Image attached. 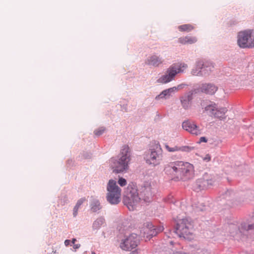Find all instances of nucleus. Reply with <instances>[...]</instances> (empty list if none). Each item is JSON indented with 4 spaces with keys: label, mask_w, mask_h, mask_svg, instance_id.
I'll use <instances>...</instances> for the list:
<instances>
[{
    "label": "nucleus",
    "mask_w": 254,
    "mask_h": 254,
    "mask_svg": "<svg viewBox=\"0 0 254 254\" xmlns=\"http://www.w3.org/2000/svg\"><path fill=\"white\" fill-rule=\"evenodd\" d=\"M251 39V30L240 32L238 35V44L241 48H250Z\"/></svg>",
    "instance_id": "1a4fd4ad"
},
{
    "label": "nucleus",
    "mask_w": 254,
    "mask_h": 254,
    "mask_svg": "<svg viewBox=\"0 0 254 254\" xmlns=\"http://www.w3.org/2000/svg\"><path fill=\"white\" fill-rule=\"evenodd\" d=\"M104 218L100 217L97 219L93 224V228L94 229H98L104 224Z\"/></svg>",
    "instance_id": "4be33fe9"
},
{
    "label": "nucleus",
    "mask_w": 254,
    "mask_h": 254,
    "mask_svg": "<svg viewBox=\"0 0 254 254\" xmlns=\"http://www.w3.org/2000/svg\"><path fill=\"white\" fill-rule=\"evenodd\" d=\"M188 67V65L185 63L174 64L168 68L167 74L159 78L157 82L160 83L169 82L174 79L177 73L183 72Z\"/></svg>",
    "instance_id": "39448f33"
},
{
    "label": "nucleus",
    "mask_w": 254,
    "mask_h": 254,
    "mask_svg": "<svg viewBox=\"0 0 254 254\" xmlns=\"http://www.w3.org/2000/svg\"><path fill=\"white\" fill-rule=\"evenodd\" d=\"M178 29L181 32H189L194 29V26L190 24H186L179 26Z\"/></svg>",
    "instance_id": "412c9836"
},
{
    "label": "nucleus",
    "mask_w": 254,
    "mask_h": 254,
    "mask_svg": "<svg viewBox=\"0 0 254 254\" xmlns=\"http://www.w3.org/2000/svg\"><path fill=\"white\" fill-rule=\"evenodd\" d=\"M213 64L206 61H198L196 63L195 66L191 70V74L193 76H203L208 74L214 68Z\"/></svg>",
    "instance_id": "0eeeda50"
},
{
    "label": "nucleus",
    "mask_w": 254,
    "mask_h": 254,
    "mask_svg": "<svg viewBox=\"0 0 254 254\" xmlns=\"http://www.w3.org/2000/svg\"><path fill=\"white\" fill-rule=\"evenodd\" d=\"M197 41V39L195 37L192 36H185L180 37L178 39V42L182 44H192Z\"/></svg>",
    "instance_id": "a211bd4d"
},
{
    "label": "nucleus",
    "mask_w": 254,
    "mask_h": 254,
    "mask_svg": "<svg viewBox=\"0 0 254 254\" xmlns=\"http://www.w3.org/2000/svg\"><path fill=\"white\" fill-rule=\"evenodd\" d=\"M176 232L179 237L190 240L193 236V225L188 219H182L178 221Z\"/></svg>",
    "instance_id": "20e7f679"
},
{
    "label": "nucleus",
    "mask_w": 254,
    "mask_h": 254,
    "mask_svg": "<svg viewBox=\"0 0 254 254\" xmlns=\"http://www.w3.org/2000/svg\"><path fill=\"white\" fill-rule=\"evenodd\" d=\"M217 108L215 104H212L206 106L204 110L205 111L208 112L212 115H214V113L217 110Z\"/></svg>",
    "instance_id": "5701e85b"
},
{
    "label": "nucleus",
    "mask_w": 254,
    "mask_h": 254,
    "mask_svg": "<svg viewBox=\"0 0 254 254\" xmlns=\"http://www.w3.org/2000/svg\"><path fill=\"white\" fill-rule=\"evenodd\" d=\"M134 254V253H130V254Z\"/></svg>",
    "instance_id": "4c0bfd02"
},
{
    "label": "nucleus",
    "mask_w": 254,
    "mask_h": 254,
    "mask_svg": "<svg viewBox=\"0 0 254 254\" xmlns=\"http://www.w3.org/2000/svg\"><path fill=\"white\" fill-rule=\"evenodd\" d=\"M192 148L188 146L179 147V151L189 152V151H191Z\"/></svg>",
    "instance_id": "cd10ccee"
},
{
    "label": "nucleus",
    "mask_w": 254,
    "mask_h": 254,
    "mask_svg": "<svg viewBox=\"0 0 254 254\" xmlns=\"http://www.w3.org/2000/svg\"><path fill=\"white\" fill-rule=\"evenodd\" d=\"M163 62L162 58L156 55L152 56L148 58L146 62L147 64L154 66H158Z\"/></svg>",
    "instance_id": "dca6fc26"
},
{
    "label": "nucleus",
    "mask_w": 254,
    "mask_h": 254,
    "mask_svg": "<svg viewBox=\"0 0 254 254\" xmlns=\"http://www.w3.org/2000/svg\"><path fill=\"white\" fill-rule=\"evenodd\" d=\"M178 89L176 87L169 88L163 91L158 96L156 97V99L160 98H168L172 95V93L177 91Z\"/></svg>",
    "instance_id": "f3484780"
},
{
    "label": "nucleus",
    "mask_w": 254,
    "mask_h": 254,
    "mask_svg": "<svg viewBox=\"0 0 254 254\" xmlns=\"http://www.w3.org/2000/svg\"><path fill=\"white\" fill-rule=\"evenodd\" d=\"M145 160L147 164L156 166L159 164L162 160V155L155 151H151L146 155Z\"/></svg>",
    "instance_id": "9b49d317"
},
{
    "label": "nucleus",
    "mask_w": 254,
    "mask_h": 254,
    "mask_svg": "<svg viewBox=\"0 0 254 254\" xmlns=\"http://www.w3.org/2000/svg\"><path fill=\"white\" fill-rule=\"evenodd\" d=\"M191 100L192 97L190 94L185 95L181 98L182 105L185 109L190 107Z\"/></svg>",
    "instance_id": "6ab92c4d"
},
{
    "label": "nucleus",
    "mask_w": 254,
    "mask_h": 254,
    "mask_svg": "<svg viewBox=\"0 0 254 254\" xmlns=\"http://www.w3.org/2000/svg\"><path fill=\"white\" fill-rule=\"evenodd\" d=\"M165 147L166 150L170 152L179 151V147L177 146H175L173 147H171L167 144H165Z\"/></svg>",
    "instance_id": "a878e982"
},
{
    "label": "nucleus",
    "mask_w": 254,
    "mask_h": 254,
    "mask_svg": "<svg viewBox=\"0 0 254 254\" xmlns=\"http://www.w3.org/2000/svg\"><path fill=\"white\" fill-rule=\"evenodd\" d=\"M92 254H95V253H94V252H92Z\"/></svg>",
    "instance_id": "c9c22d12"
},
{
    "label": "nucleus",
    "mask_w": 254,
    "mask_h": 254,
    "mask_svg": "<svg viewBox=\"0 0 254 254\" xmlns=\"http://www.w3.org/2000/svg\"><path fill=\"white\" fill-rule=\"evenodd\" d=\"M56 251H53V252L54 253H56Z\"/></svg>",
    "instance_id": "e433bc0d"
},
{
    "label": "nucleus",
    "mask_w": 254,
    "mask_h": 254,
    "mask_svg": "<svg viewBox=\"0 0 254 254\" xmlns=\"http://www.w3.org/2000/svg\"><path fill=\"white\" fill-rule=\"evenodd\" d=\"M118 183L121 187H124L127 185V181L123 178H120L119 179Z\"/></svg>",
    "instance_id": "c756f323"
},
{
    "label": "nucleus",
    "mask_w": 254,
    "mask_h": 254,
    "mask_svg": "<svg viewBox=\"0 0 254 254\" xmlns=\"http://www.w3.org/2000/svg\"><path fill=\"white\" fill-rule=\"evenodd\" d=\"M249 47L251 48H254V30H251V45Z\"/></svg>",
    "instance_id": "c85d7f7f"
},
{
    "label": "nucleus",
    "mask_w": 254,
    "mask_h": 254,
    "mask_svg": "<svg viewBox=\"0 0 254 254\" xmlns=\"http://www.w3.org/2000/svg\"><path fill=\"white\" fill-rule=\"evenodd\" d=\"M91 210L93 212H96L99 210L100 208V203L98 200L96 199H94L91 204Z\"/></svg>",
    "instance_id": "393cba45"
},
{
    "label": "nucleus",
    "mask_w": 254,
    "mask_h": 254,
    "mask_svg": "<svg viewBox=\"0 0 254 254\" xmlns=\"http://www.w3.org/2000/svg\"><path fill=\"white\" fill-rule=\"evenodd\" d=\"M85 201V198H81L77 201L76 204L75 205V206H74V207L73 208V215L74 217H75L77 215V212H78V210L79 207Z\"/></svg>",
    "instance_id": "b1692460"
},
{
    "label": "nucleus",
    "mask_w": 254,
    "mask_h": 254,
    "mask_svg": "<svg viewBox=\"0 0 254 254\" xmlns=\"http://www.w3.org/2000/svg\"><path fill=\"white\" fill-rule=\"evenodd\" d=\"M105 130L103 127H101L94 131V134L97 136L101 135Z\"/></svg>",
    "instance_id": "bb28decb"
},
{
    "label": "nucleus",
    "mask_w": 254,
    "mask_h": 254,
    "mask_svg": "<svg viewBox=\"0 0 254 254\" xmlns=\"http://www.w3.org/2000/svg\"><path fill=\"white\" fill-rule=\"evenodd\" d=\"M140 198L136 187L133 185H129L126 190L123 202L130 211L136 209L139 205Z\"/></svg>",
    "instance_id": "7ed1b4c3"
},
{
    "label": "nucleus",
    "mask_w": 254,
    "mask_h": 254,
    "mask_svg": "<svg viewBox=\"0 0 254 254\" xmlns=\"http://www.w3.org/2000/svg\"><path fill=\"white\" fill-rule=\"evenodd\" d=\"M130 161L129 148L127 145L122 147L121 152L118 155V159L112 158L111 160V167L113 172L119 173L127 170Z\"/></svg>",
    "instance_id": "f03ea898"
},
{
    "label": "nucleus",
    "mask_w": 254,
    "mask_h": 254,
    "mask_svg": "<svg viewBox=\"0 0 254 254\" xmlns=\"http://www.w3.org/2000/svg\"><path fill=\"white\" fill-rule=\"evenodd\" d=\"M76 241V240L75 239H74V238L72 239V243L73 244H74L73 247L75 250L78 249L80 246V245L79 244H74V243Z\"/></svg>",
    "instance_id": "7c9ffc66"
},
{
    "label": "nucleus",
    "mask_w": 254,
    "mask_h": 254,
    "mask_svg": "<svg viewBox=\"0 0 254 254\" xmlns=\"http://www.w3.org/2000/svg\"><path fill=\"white\" fill-rule=\"evenodd\" d=\"M213 184V181L211 176L207 173H205L202 178L199 179L196 182V185L200 190L207 189Z\"/></svg>",
    "instance_id": "ddd939ff"
},
{
    "label": "nucleus",
    "mask_w": 254,
    "mask_h": 254,
    "mask_svg": "<svg viewBox=\"0 0 254 254\" xmlns=\"http://www.w3.org/2000/svg\"><path fill=\"white\" fill-rule=\"evenodd\" d=\"M193 166L182 161H175L166 164L164 171L171 180L175 181H186L193 176Z\"/></svg>",
    "instance_id": "f257e3e1"
},
{
    "label": "nucleus",
    "mask_w": 254,
    "mask_h": 254,
    "mask_svg": "<svg viewBox=\"0 0 254 254\" xmlns=\"http://www.w3.org/2000/svg\"><path fill=\"white\" fill-rule=\"evenodd\" d=\"M227 112V109L226 108H221L219 109H217V110L214 113V117L218 118L220 120H223L225 119V114Z\"/></svg>",
    "instance_id": "aec40b11"
},
{
    "label": "nucleus",
    "mask_w": 254,
    "mask_h": 254,
    "mask_svg": "<svg viewBox=\"0 0 254 254\" xmlns=\"http://www.w3.org/2000/svg\"><path fill=\"white\" fill-rule=\"evenodd\" d=\"M70 241L69 240H66L64 241V244L66 246H68L70 244Z\"/></svg>",
    "instance_id": "473e14b6"
},
{
    "label": "nucleus",
    "mask_w": 254,
    "mask_h": 254,
    "mask_svg": "<svg viewBox=\"0 0 254 254\" xmlns=\"http://www.w3.org/2000/svg\"><path fill=\"white\" fill-rule=\"evenodd\" d=\"M163 229L164 228L162 226L156 228L152 223L147 222L144 224V233L146 235V237H151L155 236L158 233L162 232Z\"/></svg>",
    "instance_id": "9d476101"
},
{
    "label": "nucleus",
    "mask_w": 254,
    "mask_h": 254,
    "mask_svg": "<svg viewBox=\"0 0 254 254\" xmlns=\"http://www.w3.org/2000/svg\"><path fill=\"white\" fill-rule=\"evenodd\" d=\"M201 90L206 94L212 95L217 90V87L213 84H204L201 87Z\"/></svg>",
    "instance_id": "2eb2a0df"
},
{
    "label": "nucleus",
    "mask_w": 254,
    "mask_h": 254,
    "mask_svg": "<svg viewBox=\"0 0 254 254\" xmlns=\"http://www.w3.org/2000/svg\"><path fill=\"white\" fill-rule=\"evenodd\" d=\"M183 128L192 134L198 135L201 134V129L193 122L185 121L182 124Z\"/></svg>",
    "instance_id": "f8f14e48"
},
{
    "label": "nucleus",
    "mask_w": 254,
    "mask_h": 254,
    "mask_svg": "<svg viewBox=\"0 0 254 254\" xmlns=\"http://www.w3.org/2000/svg\"><path fill=\"white\" fill-rule=\"evenodd\" d=\"M141 195L142 199L146 202L150 201L152 197V187L150 183H146L142 188Z\"/></svg>",
    "instance_id": "4468645a"
},
{
    "label": "nucleus",
    "mask_w": 254,
    "mask_h": 254,
    "mask_svg": "<svg viewBox=\"0 0 254 254\" xmlns=\"http://www.w3.org/2000/svg\"><path fill=\"white\" fill-rule=\"evenodd\" d=\"M138 245V239L137 235L132 234L126 237L121 243V249L125 251H131L135 248Z\"/></svg>",
    "instance_id": "6e6552de"
},
{
    "label": "nucleus",
    "mask_w": 254,
    "mask_h": 254,
    "mask_svg": "<svg viewBox=\"0 0 254 254\" xmlns=\"http://www.w3.org/2000/svg\"><path fill=\"white\" fill-rule=\"evenodd\" d=\"M108 193L107 199L112 204H117L120 201L121 189L117 185L116 182L109 180L107 187Z\"/></svg>",
    "instance_id": "423d86ee"
},
{
    "label": "nucleus",
    "mask_w": 254,
    "mask_h": 254,
    "mask_svg": "<svg viewBox=\"0 0 254 254\" xmlns=\"http://www.w3.org/2000/svg\"><path fill=\"white\" fill-rule=\"evenodd\" d=\"M205 160H207L208 161L210 160V157L209 156H207L205 158Z\"/></svg>",
    "instance_id": "72a5a7b5"
},
{
    "label": "nucleus",
    "mask_w": 254,
    "mask_h": 254,
    "mask_svg": "<svg viewBox=\"0 0 254 254\" xmlns=\"http://www.w3.org/2000/svg\"><path fill=\"white\" fill-rule=\"evenodd\" d=\"M200 141L201 142H206L207 141V139H206V138L205 137H201L200 138Z\"/></svg>",
    "instance_id": "2f4dec72"
},
{
    "label": "nucleus",
    "mask_w": 254,
    "mask_h": 254,
    "mask_svg": "<svg viewBox=\"0 0 254 254\" xmlns=\"http://www.w3.org/2000/svg\"><path fill=\"white\" fill-rule=\"evenodd\" d=\"M170 243V244H171V245H173V242H172V241H171Z\"/></svg>",
    "instance_id": "f704fd0d"
}]
</instances>
